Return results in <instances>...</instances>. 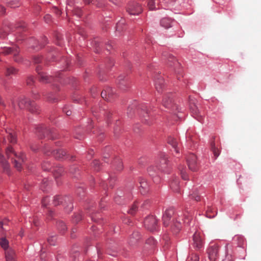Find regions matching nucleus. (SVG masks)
I'll return each mask as SVG.
<instances>
[{
  "label": "nucleus",
  "instance_id": "nucleus-57",
  "mask_svg": "<svg viewBox=\"0 0 261 261\" xmlns=\"http://www.w3.org/2000/svg\"><path fill=\"white\" fill-rule=\"evenodd\" d=\"M34 82V79L33 77L30 76L28 77L27 83L28 85H31Z\"/></svg>",
  "mask_w": 261,
  "mask_h": 261
},
{
  "label": "nucleus",
  "instance_id": "nucleus-36",
  "mask_svg": "<svg viewBox=\"0 0 261 261\" xmlns=\"http://www.w3.org/2000/svg\"><path fill=\"white\" fill-rule=\"evenodd\" d=\"M176 0H160L162 3V7H166L168 9V7L172 5Z\"/></svg>",
  "mask_w": 261,
  "mask_h": 261
},
{
  "label": "nucleus",
  "instance_id": "nucleus-30",
  "mask_svg": "<svg viewBox=\"0 0 261 261\" xmlns=\"http://www.w3.org/2000/svg\"><path fill=\"white\" fill-rule=\"evenodd\" d=\"M0 246L5 250V251L9 249V243L8 240L5 238H2L0 239Z\"/></svg>",
  "mask_w": 261,
  "mask_h": 261
},
{
  "label": "nucleus",
  "instance_id": "nucleus-22",
  "mask_svg": "<svg viewBox=\"0 0 261 261\" xmlns=\"http://www.w3.org/2000/svg\"><path fill=\"white\" fill-rule=\"evenodd\" d=\"M173 23L174 20L169 17L163 18L160 21L161 25L165 29H169L171 28Z\"/></svg>",
  "mask_w": 261,
  "mask_h": 261
},
{
  "label": "nucleus",
  "instance_id": "nucleus-14",
  "mask_svg": "<svg viewBox=\"0 0 261 261\" xmlns=\"http://www.w3.org/2000/svg\"><path fill=\"white\" fill-rule=\"evenodd\" d=\"M49 151H51V153L53 154L55 158L59 160L63 159L66 154L65 151L63 149H58L54 151H51V150L49 149L48 151L44 150L45 153L47 155H49Z\"/></svg>",
  "mask_w": 261,
  "mask_h": 261
},
{
  "label": "nucleus",
  "instance_id": "nucleus-48",
  "mask_svg": "<svg viewBox=\"0 0 261 261\" xmlns=\"http://www.w3.org/2000/svg\"><path fill=\"white\" fill-rule=\"evenodd\" d=\"M93 167H94L95 168V170H99V166H100V163L99 162V161L98 160H94L93 162Z\"/></svg>",
  "mask_w": 261,
  "mask_h": 261
},
{
  "label": "nucleus",
  "instance_id": "nucleus-12",
  "mask_svg": "<svg viewBox=\"0 0 261 261\" xmlns=\"http://www.w3.org/2000/svg\"><path fill=\"white\" fill-rule=\"evenodd\" d=\"M147 7L150 10H154L159 9L160 8H164L167 9L166 7H162V3L160 0H148Z\"/></svg>",
  "mask_w": 261,
  "mask_h": 261
},
{
  "label": "nucleus",
  "instance_id": "nucleus-33",
  "mask_svg": "<svg viewBox=\"0 0 261 261\" xmlns=\"http://www.w3.org/2000/svg\"><path fill=\"white\" fill-rule=\"evenodd\" d=\"M31 105L32 106H29L28 108L29 111L32 113H38L39 112L40 108L34 102H31Z\"/></svg>",
  "mask_w": 261,
  "mask_h": 261
},
{
  "label": "nucleus",
  "instance_id": "nucleus-15",
  "mask_svg": "<svg viewBox=\"0 0 261 261\" xmlns=\"http://www.w3.org/2000/svg\"><path fill=\"white\" fill-rule=\"evenodd\" d=\"M139 182L140 184V191L142 194H146L149 189L148 183L146 180L142 177L139 178Z\"/></svg>",
  "mask_w": 261,
  "mask_h": 261
},
{
  "label": "nucleus",
  "instance_id": "nucleus-45",
  "mask_svg": "<svg viewBox=\"0 0 261 261\" xmlns=\"http://www.w3.org/2000/svg\"><path fill=\"white\" fill-rule=\"evenodd\" d=\"M7 221L5 220L3 221H0V232L2 233L3 230H6V228L4 227L7 225Z\"/></svg>",
  "mask_w": 261,
  "mask_h": 261
},
{
  "label": "nucleus",
  "instance_id": "nucleus-50",
  "mask_svg": "<svg viewBox=\"0 0 261 261\" xmlns=\"http://www.w3.org/2000/svg\"><path fill=\"white\" fill-rule=\"evenodd\" d=\"M155 240L153 238L150 237L148 239V240L146 241V243L147 244H149L151 245H154L155 244Z\"/></svg>",
  "mask_w": 261,
  "mask_h": 261
},
{
  "label": "nucleus",
  "instance_id": "nucleus-3",
  "mask_svg": "<svg viewBox=\"0 0 261 261\" xmlns=\"http://www.w3.org/2000/svg\"><path fill=\"white\" fill-rule=\"evenodd\" d=\"M155 165L159 170L167 173L169 172L168 160L164 153L159 154L155 161Z\"/></svg>",
  "mask_w": 261,
  "mask_h": 261
},
{
  "label": "nucleus",
  "instance_id": "nucleus-10",
  "mask_svg": "<svg viewBox=\"0 0 261 261\" xmlns=\"http://www.w3.org/2000/svg\"><path fill=\"white\" fill-rule=\"evenodd\" d=\"M193 246L195 249L199 250L203 247L204 242L199 233L195 232L193 236Z\"/></svg>",
  "mask_w": 261,
  "mask_h": 261
},
{
  "label": "nucleus",
  "instance_id": "nucleus-42",
  "mask_svg": "<svg viewBox=\"0 0 261 261\" xmlns=\"http://www.w3.org/2000/svg\"><path fill=\"white\" fill-rule=\"evenodd\" d=\"M107 91L108 94L107 97L111 99V101H112V100L113 99V94L115 93L114 90L111 88H107Z\"/></svg>",
  "mask_w": 261,
  "mask_h": 261
},
{
  "label": "nucleus",
  "instance_id": "nucleus-64",
  "mask_svg": "<svg viewBox=\"0 0 261 261\" xmlns=\"http://www.w3.org/2000/svg\"><path fill=\"white\" fill-rule=\"evenodd\" d=\"M0 12L2 14L5 13V9L4 7H1V10H0Z\"/></svg>",
  "mask_w": 261,
  "mask_h": 261
},
{
  "label": "nucleus",
  "instance_id": "nucleus-9",
  "mask_svg": "<svg viewBox=\"0 0 261 261\" xmlns=\"http://www.w3.org/2000/svg\"><path fill=\"white\" fill-rule=\"evenodd\" d=\"M2 50L1 53L4 54L5 55H8L9 54H13L14 56V61L16 62H19L20 60L17 57V55L19 52V48L16 47H1Z\"/></svg>",
  "mask_w": 261,
  "mask_h": 261
},
{
  "label": "nucleus",
  "instance_id": "nucleus-27",
  "mask_svg": "<svg viewBox=\"0 0 261 261\" xmlns=\"http://www.w3.org/2000/svg\"><path fill=\"white\" fill-rule=\"evenodd\" d=\"M18 70L13 66H9L6 68L5 75L6 76H11L17 73Z\"/></svg>",
  "mask_w": 261,
  "mask_h": 261
},
{
  "label": "nucleus",
  "instance_id": "nucleus-19",
  "mask_svg": "<svg viewBox=\"0 0 261 261\" xmlns=\"http://www.w3.org/2000/svg\"><path fill=\"white\" fill-rule=\"evenodd\" d=\"M154 85L156 90L161 92L164 87V81L162 77L159 76L154 79Z\"/></svg>",
  "mask_w": 261,
  "mask_h": 261
},
{
  "label": "nucleus",
  "instance_id": "nucleus-56",
  "mask_svg": "<svg viewBox=\"0 0 261 261\" xmlns=\"http://www.w3.org/2000/svg\"><path fill=\"white\" fill-rule=\"evenodd\" d=\"M44 19L45 20V21L48 23L49 22L51 19V16L49 14H46L45 15L44 17Z\"/></svg>",
  "mask_w": 261,
  "mask_h": 261
},
{
  "label": "nucleus",
  "instance_id": "nucleus-38",
  "mask_svg": "<svg viewBox=\"0 0 261 261\" xmlns=\"http://www.w3.org/2000/svg\"><path fill=\"white\" fill-rule=\"evenodd\" d=\"M114 165L116 166V168L117 170L120 171L123 168V165L121 160L117 159V161H115L113 163Z\"/></svg>",
  "mask_w": 261,
  "mask_h": 261
},
{
  "label": "nucleus",
  "instance_id": "nucleus-5",
  "mask_svg": "<svg viewBox=\"0 0 261 261\" xmlns=\"http://www.w3.org/2000/svg\"><path fill=\"white\" fill-rule=\"evenodd\" d=\"M145 227L150 231H153L156 229L158 220L153 216L147 217L144 221Z\"/></svg>",
  "mask_w": 261,
  "mask_h": 261
},
{
  "label": "nucleus",
  "instance_id": "nucleus-63",
  "mask_svg": "<svg viewBox=\"0 0 261 261\" xmlns=\"http://www.w3.org/2000/svg\"><path fill=\"white\" fill-rule=\"evenodd\" d=\"M120 198V197H116L115 198V201L117 203V204H121L120 202L119 201V199Z\"/></svg>",
  "mask_w": 261,
  "mask_h": 261
},
{
  "label": "nucleus",
  "instance_id": "nucleus-39",
  "mask_svg": "<svg viewBox=\"0 0 261 261\" xmlns=\"http://www.w3.org/2000/svg\"><path fill=\"white\" fill-rule=\"evenodd\" d=\"M51 165L48 162H44L42 164V168L44 171H49L51 169Z\"/></svg>",
  "mask_w": 261,
  "mask_h": 261
},
{
  "label": "nucleus",
  "instance_id": "nucleus-59",
  "mask_svg": "<svg viewBox=\"0 0 261 261\" xmlns=\"http://www.w3.org/2000/svg\"><path fill=\"white\" fill-rule=\"evenodd\" d=\"M44 130L42 127H40L39 128H37L36 129V133H43L44 132Z\"/></svg>",
  "mask_w": 261,
  "mask_h": 261
},
{
  "label": "nucleus",
  "instance_id": "nucleus-18",
  "mask_svg": "<svg viewBox=\"0 0 261 261\" xmlns=\"http://www.w3.org/2000/svg\"><path fill=\"white\" fill-rule=\"evenodd\" d=\"M36 70L39 74V79L40 82L44 83H47L51 81L52 77L48 76L45 73L40 71V67H37L36 68Z\"/></svg>",
  "mask_w": 261,
  "mask_h": 261
},
{
  "label": "nucleus",
  "instance_id": "nucleus-25",
  "mask_svg": "<svg viewBox=\"0 0 261 261\" xmlns=\"http://www.w3.org/2000/svg\"><path fill=\"white\" fill-rule=\"evenodd\" d=\"M233 243L236 244L238 246L242 247L245 243V239L244 237L240 235H236L233 238Z\"/></svg>",
  "mask_w": 261,
  "mask_h": 261
},
{
  "label": "nucleus",
  "instance_id": "nucleus-16",
  "mask_svg": "<svg viewBox=\"0 0 261 261\" xmlns=\"http://www.w3.org/2000/svg\"><path fill=\"white\" fill-rule=\"evenodd\" d=\"M5 258L6 261H17V257L14 250L10 248L5 251Z\"/></svg>",
  "mask_w": 261,
  "mask_h": 261
},
{
  "label": "nucleus",
  "instance_id": "nucleus-53",
  "mask_svg": "<svg viewBox=\"0 0 261 261\" xmlns=\"http://www.w3.org/2000/svg\"><path fill=\"white\" fill-rule=\"evenodd\" d=\"M64 169L62 167H59L57 169L54 170V171L57 172L59 175H61Z\"/></svg>",
  "mask_w": 261,
  "mask_h": 261
},
{
  "label": "nucleus",
  "instance_id": "nucleus-34",
  "mask_svg": "<svg viewBox=\"0 0 261 261\" xmlns=\"http://www.w3.org/2000/svg\"><path fill=\"white\" fill-rule=\"evenodd\" d=\"M168 143L169 144H170L172 146V147L173 148L174 151L176 153H178L179 152V150L177 148V141H176V140L175 139H174V138H170V139H169V140H168Z\"/></svg>",
  "mask_w": 261,
  "mask_h": 261
},
{
  "label": "nucleus",
  "instance_id": "nucleus-28",
  "mask_svg": "<svg viewBox=\"0 0 261 261\" xmlns=\"http://www.w3.org/2000/svg\"><path fill=\"white\" fill-rule=\"evenodd\" d=\"M3 2L6 3L7 5L11 8L18 7L19 5V0H3Z\"/></svg>",
  "mask_w": 261,
  "mask_h": 261
},
{
  "label": "nucleus",
  "instance_id": "nucleus-21",
  "mask_svg": "<svg viewBox=\"0 0 261 261\" xmlns=\"http://www.w3.org/2000/svg\"><path fill=\"white\" fill-rule=\"evenodd\" d=\"M141 239V236L138 231H134L130 236L128 243L130 245L136 244Z\"/></svg>",
  "mask_w": 261,
  "mask_h": 261
},
{
  "label": "nucleus",
  "instance_id": "nucleus-52",
  "mask_svg": "<svg viewBox=\"0 0 261 261\" xmlns=\"http://www.w3.org/2000/svg\"><path fill=\"white\" fill-rule=\"evenodd\" d=\"M49 202V197H45L42 200V204L43 206H46Z\"/></svg>",
  "mask_w": 261,
  "mask_h": 261
},
{
  "label": "nucleus",
  "instance_id": "nucleus-2",
  "mask_svg": "<svg viewBox=\"0 0 261 261\" xmlns=\"http://www.w3.org/2000/svg\"><path fill=\"white\" fill-rule=\"evenodd\" d=\"M6 153L8 158H11L12 160H14V167L17 170L20 171L21 169V163L25 159V155L22 153L17 154L11 146L7 148Z\"/></svg>",
  "mask_w": 261,
  "mask_h": 261
},
{
  "label": "nucleus",
  "instance_id": "nucleus-58",
  "mask_svg": "<svg viewBox=\"0 0 261 261\" xmlns=\"http://www.w3.org/2000/svg\"><path fill=\"white\" fill-rule=\"evenodd\" d=\"M64 112L66 113V114L67 115V116H70L72 114V112L71 111V110H66V108H64Z\"/></svg>",
  "mask_w": 261,
  "mask_h": 261
},
{
  "label": "nucleus",
  "instance_id": "nucleus-1",
  "mask_svg": "<svg viewBox=\"0 0 261 261\" xmlns=\"http://www.w3.org/2000/svg\"><path fill=\"white\" fill-rule=\"evenodd\" d=\"M193 217L189 214H183L182 212H179L174 216V218L171 224V229L173 233H177L182 227L181 222L187 225H190Z\"/></svg>",
  "mask_w": 261,
  "mask_h": 261
},
{
  "label": "nucleus",
  "instance_id": "nucleus-17",
  "mask_svg": "<svg viewBox=\"0 0 261 261\" xmlns=\"http://www.w3.org/2000/svg\"><path fill=\"white\" fill-rule=\"evenodd\" d=\"M5 132L7 135V138L9 142L11 143H16L17 139L15 132L10 128H5Z\"/></svg>",
  "mask_w": 261,
  "mask_h": 261
},
{
  "label": "nucleus",
  "instance_id": "nucleus-43",
  "mask_svg": "<svg viewBox=\"0 0 261 261\" xmlns=\"http://www.w3.org/2000/svg\"><path fill=\"white\" fill-rule=\"evenodd\" d=\"M187 261H199V257L196 254H192L188 257Z\"/></svg>",
  "mask_w": 261,
  "mask_h": 261
},
{
  "label": "nucleus",
  "instance_id": "nucleus-62",
  "mask_svg": "<svg viewBox=\"0 0 261 261\" xmlns=\"http://www.w3.org/2000/svg\"><path fill=\"white\" fill-rule=\"evenodd\" d=\"M34 61H35V63H39L41 61V59L40 57H35L34 58Z\"/></svg>",
  "mask_w": 261,
  "mask_h": 261
},
{
  "label": "nucleus",
  "instance_id": "nucleus-20",
  "mask_svg": "<svg viewBox=\"0 0 261 261\" xmlns=\"http://www.w3.org/2000/svg\"><path fill=\"white\" fill-rule=\"evenodd\" d=\"M0 163L3 168L4 171L8 175H10L11 171L8 162L5 159L4 156L0 153Z\"/></svg>",
  "mask_w": 261,
  "mask_h": 261
},
{
  "label": "nucleus",
  "instance_id": "nucleus-7",
  "mask_svg": "<svg viewBox=\"0 0 261 261\" xmlns=\"http://www.w3.org/2000/svg\"><path fill=\"white\" fill-rule=\"evenodd\" d=\"M219 247L217 245L210 246L207 249L209 261H216L218 258Z\"/></svg>",
  "mask_w": 261,
  "mask_h": 261
},
{
  "label": "nucleus",
  "instance_id": "nucleus-37",
  "mask_svg": "<svg viewBox=\"0 0 261 261\" xmlns=\"http://www.w3.org/2000/svg\"><path fill=\"white\" fill-rule=\"evenodd\" d=\"M51 185V182L50 181H48L47 179L45 178L43 180L42 185L41 186V188L42 190L45 191L47 190V188L46 187L50 186Z\"/></svg>",
  "mask_w": 261,
  "mask_h": 261
},
{
  "label": "nucleus",
  "instance_id": "nucleus-13",
  "mask_svg": "<svg viewBox=\"0 0 261 261\" xmlns=\"http://www.w3.org/2000/svg\"><path fill=\"white\" fill-rule=\"evenodd\" d=\"M157 170H159L155 166L154 167L153 166H151L148 168V172L150 176L152 177L153 181L156 184H158L161 181V178L158 176H155L157 174Z\"/></svg>",
  "mask_w": 261,
  "mask_h": 261
},
{
  "label": "nucleus",
  "instance_id": "nucleus-23",
  "mask_svg": "<svg viewBox=\"0 0 261 261\" xmlns=\"http://www.w3.org/2000/svg\"><path fill=\"white\" fill-rule=\"evenodd\" d=\"M163 105L167 108L173 107V99L171 94L166 95L163 99Z\"/></svg>",
  "mask_w": 261,
  "mask_h": 261
},
{
  "label": "nucleus",
  "instance_id": "nucleus-49",
  "mask_svg": "<svg viewBox=\"0 0 261 261\" xmlns=\"http://www.w3.org/2000/svg\"><path fill=\"white\" fill-rule=\"evenodd\" d=\"M55 240H56V238L54 237H49L47 240L49 244L50 245H55Z\"/></svg>",
  "mask_w": 261,
  "mask_h": 261
},
{
  "label": "nucleus",
  "instance_id": "nucleus-46",
  "mask_svg": "<svg viewBox=\"0 0 261 261\" xmlns=\"http://www.w3.org/2000/svg\"><path fill=\"white\" fill-rule=\"evenodd\" d=\"M73 13L77 17H80L82 15V11L80 8H75L73 11Z\"/></svg>",
  "mask_w": 261,
  "mask_h": 261
},
{
  "label": "nucleus",
  "instance_id": "nucleus-11",
  "mask_svg": "<svg viewBox=\"0 0 261 261\" xmlns=\"http://www.w3.org/2000/svg\"><path fill=\"white\" fill-rule=\"evenodd\" d=\"M174 215V211L173 209L169 208L166 210L163 215V221L164 226H168L170 223V219Z\"/></svg>",
  "mask_w": 261,
  "mask_h": 261
},
{
  "label": "nucleus",
  "instance_id": "nucleus-4",
  "mask_svg": "<svg viewBox=\"0 0 261 261\" xmlns=\"http://www.w3.org/2000/svg\"><path fill=\"white\" fill-rule=\"evenodd\" d=\"M61 199H62V197L60 196H54L52 202L53 204L55 206L59 205L60 203L64 204V205L66 204L67 206L65 207L66 211L68 213L70 212L73 208V205L71 203V201L67 197H64V201H61Z\"/></svg>",
  "mask_w": 261,
  "mask_h": 261
},
{
  "label": "nucleus",
  "instance_id": "nucleus-41",
  "mask_svg": "<svg viewBox=\"0 0 261 261\" xmlns=\"http://www.w3.org/2000/svg\"><path fill=\"white\" fill-rule=\"evenodd\" d=\"M212 149L215 156V160H216L220 154V151L215 146V144H212Z\"/></svg>",
  "mask_w": 261,
  "mask_h": 261
},
{
  "label": "nucleus",
  "instance_id": "nucleus-32",
  "mask_svg": "<svg viewBox=\"0 0 261 261\" xmlns=\"http://www.w3.org/2000/svg\"><path fill=\"white\" fill-rule=\"evenodd\" d=\"M178 169L180 172L181 178L185 180H188L189 176L187 174L186 168L184 166H180L178 167Z\"/></svg>",
  "mask_w": 261,
  "mask_h": 261
},
{
  "label": "nucleus",
  "instance_id": "nucleus-61",
  "mask_svg": "<svg viewBox=\"0 0 261 261\" xmlns=\"http://www.w3.org/2000/svg\"><path fill=\"white\" fill-rule=\"evenodd\" d=\"M0 105L3 106L4 107H6V104L5 103V102L3 100L1 96H0Z\"/></svg>",
  "mask_w": 261,
  "mask_h": 261
},
{
  "label": "nucleus",
  "instance_id": "nucleus-54",
  "mask_svg": "<svg viewBox=\"0 0 261 261\" xmlns=\"http://www.w3.org/2000/svg\"><path fill=\"white\" fill-rule=\"evenodd\" d=\"M190 195L191 199H193L196 201L200 200V198L199 196L193 194H190Z\"/></svg>",
  "mask_w": 261,
  "mask_h": 261
},
{
  "label": "nucleus",
  "instance_id": "nucleus-51",
  "mask_svg": "<svg viewBox=\"0 0 261 261\" xmlns=\"http://www.w3.org/2000/svg\"><path fill=\"white\" fill-rule=\"evenodd\" d=\"M82 219V215L80 214H77L74 216L73 218V221L74 222H78Z\"/></svg>",
  "mask_w": 261,
  "mask_h": 261
},
{
  "label": "nucleus",
  "instance_id": "nucleus-35",
  "mask_svg": "<svg viewBox=\"0 0 261 261\" xmlns=\"http://www.w3.org/2000/svg\"><path fill=\"white\" fill-rule=\"evenodd\" d=\"M57 228L62 233H64L67 230V227L64 222L59 221L57 223Z\"/></svg>",
  "mask_w": 261,
  "mask_h": 261
},
{
  "label": "nucleus",
  "instance_id": "nucleus-6",
  "mask_svg": "<svg viewBox=\"0 0 261 261\" xmlns=\"http://www.w3.org/2000/svg\"><path fill=\"white\" fill-rule=\"evenodd\" d=\"M142 11V7L137 2H131L127 7V12L132 15H139Z\"/></svg>",
  "mask_w": 261,
  "mask_h": 261
},
{
  "label": "nucleus",
  "instance_id": "nucleus-60",
  "mask_svg": "<svg viewBox=\"0 0 261 261\" xmlns=\"http://www.w3.org/2000/svg\"><path fill=\"white\" fill-rule=\"evenodd\" d=\"M31 220H32V222H33L34 225H35V226H38V220H36L34 218L32 219Z\"/></svg>",
  "mask_w": 261,
  "mask_h": 261
},
{
  "label": "nucleus",
  "instance_id": "nucleus-47",
  "mask_svg": "<svg viewBox=\"0 0 261 261\" xmlns=\"http://www.w3.org/2000/svg\"><path fill=\"white\" fill-rule=\"evenodd\" d=\"M101 97L106 99L108 101H111V99H110L109 98H108V94H107V89L103 90L101 93Z\"/></svg>",
  "mask_w": 261,
  "mask_h": 261
},
{
  "label": "nucleus",
  "instance_id": "nucleus-8",
  "mask_svg": "<svg viewBox=\"0 0 261 261\" xmlns=\"http://www.w3.org/2000/svg\"><path fill=\"white\" fill-rule=\"evenodd\" d=\"M187 162L190 170L192 171L198 170L199 166L197 161V157L194 154H189L187 156Z\"/></svg>",
  "mask_w": 261,
  "mask_h": 261
},
{
  "label": "nucleus",
  "instance_id": "nucleus-44",
  "mask_svg": "<svg viewBox=\"0 0 261 261\" xmlns=\"http://www.w3.org/2000/svg\"><path fill=\"white\" fill-rule=\"evenodd\" d=\"M138 209L137 206V203H134L131 207V208L127 211L128 213L134 215Z\"/></svg>",
  "mask_w": 261,
  "mask_h": 261
},
{
  "label": "nucleus",
  "instance_id": "nucleus-55",
  "mask_svg": "<svg viewBox=\"0 0 261 261\" xmlns=\"http://www.w3.org/2000/svg\"><path fill=\"white\" fill-rule=\"evenodd\" d=\"M222 261H232V257L231 255L227 254Z\"/></svg>",
  "mask_w": 261,
  "mask_h": 261
},
{
  "label": "nucleus",
  "instance_id": "nucleus-31",
  "mask_svg": "<svg viewBox=\"0 0 261 261\" xmlns=\"http://www.w3.org/2000/svg\"><path fill=\"white\" fill-rule=\"evenodd\" d=\"M125 20L124 19H121L116 24V30L120 32L125 28Z\"/></svg>",
  "mask_w": 261,
  "mask_h": 261
},
{
  "label": "nucleus",
  "instance_id": "nucleus-40",
  "mask_svg": "<svg viewBox=\"0 0 261 261\" xmlns=\"http://www.w3.org/2000/svg\"><path fill=\"white\" fill-rule=\"evenodd\" d=\"M85 4H90L91 2H93L97 5V7H100L102 6V4L100 2L101 0H83Z\"/></svg>",
  "mask_w": 261,
  "mask_h": 261
},
{
  "label": "nucleus",
  "instance_id": "nucleus-29",
  "mask_svg": "<svg viewBox=\"0 0 261 261\" xmlns=\"http://www.w3.org/2000/svg\"><path fill=\"white\" fill-rule=\"evenodd\" d=\"M167 64L170 66L179 64V63L176 61V59L170 54L167 55Z\"/></svg>",
  "mask_w": 261,
  "mask_h": 261
},
{
  "label": "nucleus",
  "instance_id": "nucleus-26",
  "mask_svg": "<svg viewBox=\"0 0 261 261\" xmlns=\"http://www.w3.org/2000/svg\"><path fill=\"white\" fill-rule=\"evenodd\" d=\"M170 187L174 192L179 193L180 192V187L178 179L176 178L173 180L170 184Z\"/></svg>",
  "mask_w": 261,
  "mask_h": 261
},
{
  "label": "nucleus",
  "instance_id": "nucleus-24",
  "mask_svg": "<svg viewBox=\"0 0 261 261\" xmlns=\"http://www.w3.org/2000/svg\"><path fill=\"white\" fill-rule=\"evenodd\" d=\"M18 105L20 109H28L29 106H32L31 102L26 98H20L18 101Z\"/></svg>",
  "mask_w": 261,
  "mask_h": 261
}]
</instances>
